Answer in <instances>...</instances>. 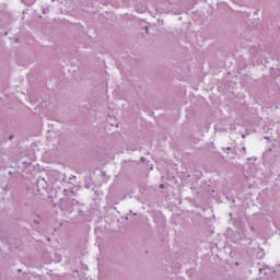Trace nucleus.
I'll return each instance as SVG.
<instances>
[{
	"label": "nucleus",
	"instance_id": "f257e3e1",
	"mask_svg": "<svg viewBox=\"0 0 280 280\" xmlns=\"http://www.w3.org/2000/svg\"><path fill=\"white\" fill-rule=\"evenodd\" d=\"M160 189H165V185L161 184Z\"/></svg>",
	"mask_w": 280,
	"mask_h": 280
}]
</instances>
